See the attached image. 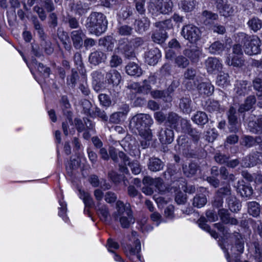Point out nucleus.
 Masks as SVG:
<instances>
[{
  "instance_id": "1",
  "label": "nucleus",
  "mask_w": 262,
  "mask_h": 262,
  "mask_svg": "<svg viewBox=\"0 0 262 262\" xmlns=\"http://www.w3.org/2000/svg\"><path fill=\"white\" fill-rule=\"evenodd\" d=\"M85 27L91 33L99 36L107 29L106 16L100 12H92L86 18Z\"/></svg>"
},
{
  "instance_id": "2",
  "label": "nucleus",
  "mask_w": 262,
  "mask_h": 262,
  "mask_svg": "<svg viewBox=\"0 0 262 262\" xmlns=\"http://www.w3.org/2000/svg\"><path fill=\"white\" fill-rule=\"evenodd\" d=\"M116 209L117 212L114 215L115 220H119L123 228H129L135 223L130 204H124L123 202L118 201L116 203Z\"/></svg>"
},
{
  "instance_id": "3",
  "label": "nucleus",
  "mask_w": 262,
  "mask_h": 262,
  "mask_svg": "<svg viewBox=\"0 0 262 262\" xmlns=\"http://www.w3.org/2000/svg\"><path fill=\"white\" fill-rule=\"evenodd\" d=\"M153 123L151 117L146 114H138L132 117L129 123V128L136 134L151 130L150 126Z\"/></svg>"
},
{
  "instance_id": "4",
  "label": "nucleus",
  "mask_w": 262,
  "mask_h": 262,
  "mask_svg": "<svg viewBox=\"0 0 262 262\" xmlns=\"http://www.w3.org/2000/svg\"><path fill=\"white\" fill-rule=\"evenodd\" d=\"M239 41L244 44L245 53L250 56L257 55L260 52L261 41L257 36H249L244 33L238 34Z\"/></svg>"
},
{
  "instance_id": "5",
  "label": "nucleus",
  "mask_w": 262,
  "mask_h": 262,
  "mask_svg": "<svg viewBox=\"0 0 262 262\" xmlns=\"http://www.w3.org/2000/svg\"><path fill=\"white\" fill-rule=\"evenodd\" d=\"M137 234V233L136 231H132L131 237L129 238L130 242L134 243V245L129 243L126 245L123 244V246L127 256L136 255L137 259L141 261V255L139 254L141 251V243L140 240L136 237Z\"/></svg>"
},
{
  "instance_id": "6",
  "label": "nucleus",
  "mask_w": 262,
  "mask_h": 262,
  "mask_svg": "<svg viewBox=\"0 0 262 262\" xmlns=\"http://www.w3.org/2000/svg\"><path fill=\"white\" fill-rule=\"evenodd\" d=\"M178 145L183 153L189 156V157L195 158L197 156V152L199 148L193 147L191 141L184 135L180 136L177 139Z\"/></svg>"
},
{
  "instance_id": "7",
  "label": "nucleus",
  "mask_w": 262,
  "mask_h": 262,
  "mask_svg": "<svg viewBox=\"0 0 262 262\" xmlns=\"http://www.w3.org/2000/svg\"><path fill=\"white\" fill-rule=\"evenodd\" d=\"M181 34L185 39L191 43L196 42L201 37V31L199 28L192 25L184 26L182 28Z\"/></svg>"
},
{
  "instance_id": "8",
  "label": "nucleus",
  "mask_w": 262,
  "mask_h": 262,
  "mask_svg": "<svg viewBox=\"0 0 262 262\" xmlns=\"http://www.w3.org/2000/svg\"><path fill=\"white\" fill-rule=\"evenodd\" d=\"M196 70L192 67L188 68L183 73V84L187 90L194 89L196 85Z\"/></svg>"
},
{
  "instance_id": "9",
  "label": "nucleus",
  "mask_w": 262,
  "mask_h": 262,
  "mask_svg": "<svg viewBox=\"0 0 262 262\" xmlns=\"http://www.w3.org/2000/svg\"><path fill=\"white\" fill-rule=\"evenodd\" d=\"M229 123V129L230 132L236 133L240 128V123L238 121L236 108L231 106L227 112Z\"/></svg>"
},
{
  "instance_id": "10",
  "label": "nucleus",
  "mask_w": 262,
  "mask_h": 262,
  "mask_svg": "<svg viewBox=\"0 0 262 262\" xmlns=\"http://www.w3.org/2000/svg\"><path fill=\"white\" fill-rule=\"evenodd\" d=\"M183 55L190 61L191 63H197L199 62L200 56L202 54V51L196 46H191L189 48L185 49L183 51Z\"/></svg>"
},
{
  "instance_id": "11",
  "label": "nucleus",
  "mask_w": 262,
  "mask_h": 262,
  "mask_svg": "<svg viewBox=\"0 0 262 262\" xmlns=\"http://www.w3.org/2000/svg\"><path fill=\"white\" fill-rule=\"evenodd\" d=\"M205 64L207 72L210 74H215L222 69L221 61L216 57H208Z\"/></svg>"
},
{
  "instance_id": "12",
  "label": "nucleus",
  "mask_w": 262,
  "mask_h": 262,
  "mask_svg": "<svg viewBox=\"0 0 262 262\" xmlns=\"http://www.w3.org/2000/svg\"><path fill=\"white\" fill-rule=\"evenodd\" d=\"M121 81L120 73L115 69H111L105 74V82L112 86H117Z\"/></svg>"
},
{
  "instance_id": "13",
  "label": "nucleus",
  "mask_w": 262,
  "mask_h": 262,
  "mask_svg": "<svg viewBox=\"0 0 262 262\" xmlns=\"http://www.w3.org/2000/svg\"><path fill=\"white\" fill-rule=\"evenodd\" d=\"M159 139L162 144H170L174 139V132L167 127L161 128L158 133Z\"/></svg>"
},
{
  "instance_id": "14",
  "label": "nucleus",
  "mask_w": 262,
  "mask_h": 262,
  "mask_svg": "<svg viewBox=\"0 0 262 262\" xmlns=\"http://www.w3.org/2000/svg\"><path fill=\"white\" fill-rule=\"evenodd\" d=\"M161 56L160 51L157 48L150 49L145 54L146 62L151 66L156 64Z\"/></svg>"
},
{
  "instance_id": "15",
  "label": "nucleus",
  "mask_w": 262,
  "mask_h": 262,
  "mask_svg": "<svg viewBox=\"0 0 262 262\" xmlns=\"http://www.w3.org/2000/svg\"><path fill=\"white\" fill-rule=\"evenodd\" d=\"M250 91V86L246 80L236 81L234 84V92L236 96H245Z\"/></svg>"
},
{
  "instance_id": "16",
  "label": "nucleus",
  "mask_w": 262,
  "mask_h": 262,
  "mask_svg": "<svg viewBox=\"0 0 262 262\" xmlns=\"http://www.w3.org/2000/svg\"><path fill=\"white\" fill-rule=\"evenodd\" d=\"M134 25L137 32L143 33L149 29L150 21L148 17H143L140 18L136 19Z\"/></svg>"
},
{
  "instance_id": "17",
  "label": "nucleus",
  "mask_w": 262,
  "mask_h": 262,
  "mask_svg": "<svg viewBox=\"0 0 262 262\" xmlns=\"http://www.w3.org/2000/svg\"><path fill=\"white\" fill-rule=\"evenodd\" d=\"M179 108L181 111L185 114H190L193 109V103L190 97H183L180 99Z\"/></svg>"
},
{
  "instance_id": "18",
  "label": "nucleus",
  "mask_w": 262,
  "mask_h": 262,
  "mask_svg": "<svg viewBox=\"0 0 262 262\" xmlns=\"http://www.w3.org/2000/svg\"><path fill=\"white\" fill-rule=\"evenodd\" d=\"M155 6L157 11L162 14H167L172 11L173 4L171 0H158Z\"/></svg>"
},
{
  "instance_id": "19",
  "label": "nucleus",
  "mask_w": 262,
  "mask_h": 262,
  "mask_svg": "<svg viewBox=\"0 0 262 262\" xmlns=\"http://www.w3.org/2000/svg\"><path fill=\"white\" fill-rule=\"evenodd\" d=\"M232 238L235 239V245L231 247V252L232 253H235L237 251L240 253L244 252V243L242 235L237 232L232 233Z\"/></svg>"
},
{
  "instance_id": "20",
  "label": "nucleus",
  "mask_w": 262,
  "mask_h": 262,
  "mask_svg": "<svg viewBox=\"0 0 262 262\" xmlns=\"http://www.w3.org/2000/svg\"><path fill=\"white\" fill-rule=\"evenodd\" d=\"M60 106L63 114L69 120V122L72 125V112L71 110V104L66 96H63L60 101Z\"/></svg>"
},
{
  "instance_id": "21",
  "label": "nucleus",
  "mask_w": 262,
  "mask_h": 262,
  "mask_svg": "<svg viewBox=\"0 0 262 262\" xmlns=\"http://www.w3.org/2000/svg\"><path fill=\"white\" fill-rule=\"evenodd\" d=\"M84 34L81 29L73 31L71 33V37L73 46L76 49H80L82 47L83 37Z\"/></svg>"
},
{
  "instance_id": "22",
  "label": "nucleus",
  "mask_w": 262,
  "mask_h": 262,
  "mask_svg": "<svg viewBox=\"0 0 262 262\" xmlns=\"http://www.w3.org/2000/svg\"><path fill=\"white\" fill-rule=\"evenodd\" d=\"M256 102V99L254 95L248 96L245 100L244 102L239 106L238 113L242 114L252 109Z\"/></svg>"
},
{
  "instance_id": "23",
  "label": "nucleus",
  "mask_w": 262,
  "mask_h": 262,
  "mask_svg": "<svg viewBox=\"0 0 262 262\" xmlns=\"http://www.w3.org/2000/svg\"><path fill=\"white\" fill-rule=\"evenodd\" d=\"M218 215L220 217L221 221L225 224L236 225L238 222L236 219L230 217L229 211L225 208H221L218 210Z\"/></svg>"
},
{
  "instance_id": "24",
  "label": "nucleus",
  "mask_w": 262,
  "mask_h": 262,
  "mask_svg": "<svg viewBox=\"0 0 262 262\" xmlns=\"http://www.w3.org/2000/svg\"><path fill=\"white\" fill-rule=\"evenodd\" d=\"M248 128L254 134H262V116H259L255 121H250L248 123Z\"/></svg>"
},
{
  "instance_id": "25",
  "label": "nucleus",
  "mask_w": 262,
  "mask_h": 262,
  "mask_svg": "<svg viewBox=\"0 0 262 262\" xmlns=\"http://www.w3.org/2000/svg\"><path fill=\"white\" fill-rule=\"evenodd\" d=\"M107 58L105 53L101 51H95L92 52L89 57L90 62L95 66L99 64L104 62Z\"/></svg>"
},
{
  "instance_id": "26",
  "label": "nucleus",
  "mask_w": 262,
  "mask_h": 262,
  "mask_svg": "<svg viewBox=\"0 0 262 262\" xmlns=\"http://www.w3.org/2000/svg\"><path fill=\"white\" fill-rule=\"evenodd\" d=\"M164 165V163L158 158L151 157L149 159L148 168L151 171L157 172L161 170Z\"/></svg>"
},
{
  "instance_id": "27",
  "label": "nucleus",
  "mask_w": 262,
  "mask_h": 262,
  "mask_svg": "<svg viewBox=\"0 0 262 262\" xmlns=\"http://www.w3.org/2000/svg\"><path fill=\"white\" fill-rule=\"evenodd\" d=\"M167 33L165 30L159 28L155 30L151 35L152 40L157 43L162 44L164 42L167 38Z\"/></svg>"
},
{
  "instance_id": "28",
  "label": "nucleus",
  "mask_w": 262,
  "mask_h": 262,
  "mask_svg": "<svg viewBox=\"0 0 262 262\" xmlns=\"http://www.w3.org/2000/svg\"><path fill=\"white\" fill-rule=\"evenodd\" d=\"M218 17L217 14L205 10L202 12L201 19L205 25L210 27L211 25H213V21L217 19Z\"/></svg>"
},
{
  "instance_id": "29",
  "label": "nucleus",
  "mask_w": 262,
  "mask_h": 262,
  "mask_svg": "<svg viewBox=\"0 0 262 262\" xmlns=\"http://www.w3.org/2000/svg\"><path fill=\"white\" fill-rule=\"evenodd\" d=\"M115 40L112 36H106L99 39L98 43L107 52L112 51L114 47Z\"/></svg>"
},
{
  "instance_id": "30",
  "label": "nucleus",
  "mask_w": 262,
  "mask_h": 262,
  "mask_svg": "<svg viewBox=\"0 0 262 262\" xmlns=\"http://www.w3.org/2000/svg\"><path fill=\"white\" fill-rule=\"evenodd\" d=\"M236 190L242 198L246 199L250 198L253 193V190L250 185L243 183H238Z\"/></svg>"
},
{
  "instance_id": "31",
  "label": "nucleus",
  "mask_w": 262,
  "mask_h": 262,
  "mask_svg": "<svg viewBox=\"0 0 262 262\" xmlns=\"http://www.w3.org/2000/svg\"><path fill=\"white\" fill-rule=\"evenodd\" d=\"M126 73L132 76L139 77L142 74V70L140 66L134 62L128 63L125 67Z\"/></svg>"
},
{
  "instance_id": "32",
  "label": "nucleus",
  "mask_w": 262,
  "mask_h": 262,
  "mask_svg": "<svg viewBox=\"0 0 262 262\" xmlns=\"http://www.w3.org/2000/svg\"><path fill=\"white\" fill-rule=\"evenodd\" d=\"M226 201L231 211L237 212L241 209V202L234 195L228 196L226 199Z\"/></svg>"
},
{
  "instance_id": "33",
  "label": "nucleus",
  "mask_w": 262,
  "mask_h": 262,
  "mask_svg": "<svg viewBox=\"0 0 262 262\" xmlns=\"http://www.w3.org/2000/svg\"><path fill=\"white\" fill-rule=\"evenodd\" d=\"M181 118L177 113L173 112H169L167 116L166 123L169 124L171 128L179 130L178 123Z\"/></svg>"
},
{
  "instance_id": "34",
  "label": "nucleus",
  "mask_w": 262,
  "mask_h": 262,
  "mask_svg": "<svg viewBox=\"0 0 262 262\" xmlns=\"http://www.w3.org/2000/svg\"><path fill=\"white\" fill-rule=\"evenodd\" d=\"M200 94L205 96H210L214 92V86L210 82H201L197 86Z\"/></svg>"
},
{
  "instance_id": "35",
  "label": "nucleus",
  "mask_w": 262,
  "mask_h": 262,
  "mask_svg": "<svg viewBox=\"0 0 262 262\" xmlns=\"http://www.w3.org/2000/svg\"><path fill=\"white\" fill-rule=\"evenodd\" d=\"M89 117L93 118H98L103 122H106L108 119V117L105 112L97 106H95L92 110V112Z\"/></svg>"
},
{
  "instance_id": "36",
  "label": "nucleus",
  "mask_w": 262,
  "mask_h": 262,
  "mask_svg": "<svg viewBox=\"0 0 262 262\" xmlns=\"http://www.w3.org/2000/svg\"><path fill=\"white\" fill-rule=\"evenodd\" d=\"M192 120L199 125H204L208 122L207 114L202 111H198L191 118Z\"/></svg>"
},
{
  "instance_id": "37",
  "label": "nucleus",
  "mask_w": 262,
  "mask_h": 262,
  "mask_svg": "<svg viewBox=\"0 0 262 262\" xmlns=\"http://www.w3.org/2000/svg\"><path fill=\"white\" fill-rule=\"evenodd\" d=\"M248 212L253 217H257L260 213V205L255 201L247 203Z\"/></svg>"
},
{
  "instance_id": "38",
  "label": "nucleus",
  "mask_w": 262,
  "mask_h": 262,
  "mask_svg": "<svg viewBox=\"0 0 262 262\" xmlns=\"http://www.w3.org/2000/svg\"><path fill=\"white\" fill-rule=\"evenodd\" d=\"M225 44L220 41H215L211 44L208 48L210 53L212 54L219 55L221 54L225 50Z\"/></svg>"
},
{
  "instance_id": "39",
  "label": "nucleus",
  "mask_w": 262,
  "mask_h": 262,
  "mask_svg": "<svg viewBox=\"0 0 262 262\" xmlns=\"http://www.w3.org/2000/svg\"><path fill=\"white\" fill-rule=\"evenodd\" d=\"M138 134L141 137L140 140L141 146L143 149L147 148L149 146L150 141L152 140V135L151 130H147L146 132L138 133Z\"/></svg>"
},
{
  "instance_id": "40",
  "label": "nucleus",
  "mask_w": 262,
  "mask_h": 262,
  "mask_svg": "<svg viewBox=\"0 0 262 262\" xmlns=\"http://www.w3.org/2000/svg\"><path fill=\"white\" fill-rule=\"evenodd\" d=\"M250 163H245L246 167L253 166L257 164L262 163V152L259 151H255L248 157Z\"/></svg>"
},
{
  "instance_id": "41",
  "label": "nucleus",
  "mask_w": 262,
  "mask_h": 262,
  "mask_svg": "<svg viewBox=\"0 0 262 262\" xmlns=\"http://www.w3.org/2000/svg\"><path fill=\"white\" fill-rule=\"evenodd\" d=\"M79 193L80 198L83 200L86 208H95L96 206H95L93 200L89 193L81 190H79Z\"/></svg>"
},
{
  "instance_id": "42",
  "label": "nucleus",
  "mask_w": 262,
  "mask_h": 262,
  "mask_svg": "<svg viewBox=\"0 0 262 262\" xmlns=\"http://www.w3.org/2000/svg\"><path fill=\"white\" fill-rule=\"evenodd\" d=\"M197 5L195 0H182L180 2L179 6L185 12H190L192 11Z\"/></svg>"
},
{
  "instance_id": "43",
  "label": "nucleus",
  "mask_w": 262,
  "mask_h": 262,
  "mask_svg": "<svg viewBox=\"0 0 262 262\" xmlns=\"http://www.w3.org/2000/svg\"><path fill=\"white\" fill-rule=\"evenodd\" d=\"M198 169L197 164L195 163H191L188 166L186 165H183L182 166V169L184 174L188 177H190L194 175Z\"/></svg>"
},
{
  "instance_id": "44",
  "label": "nucleus",
  "mask_w": 262,
  "mask_h": 262,
  "mask_svg": "<svg viewBox=\"0 0 262 262\" xmlns=\"http://www.w3.org/2000/svg\"><path fill=\"white\" fill-rule=\"evenodd\" d=\"M221 15L225 17H228L233 14L234 10L230 5L225 4L222 5V6L216 8Z\"/></svg>"
},
{
  "instance_id": "45",
  "label": "nucleus",
  "mask_w": 262,
  "mask_h": 262,
  "mask_svg": "<svg viewBox=\"0 0 262 262\" xmlns=\"http://www.w3.org/2000/svg\"><path fill=\"white\" fill-rule=\"evenodd\" d=\"M244 60L242 58V55H233L231 59L228 57L226 62L229 66H232L235 67H241L244 64Z\"/></svg>"
},
{
  "instance_id": "46",
  "label": "nucleus",
  "mask_w": 262,
  "mask_h": 262,
  "mask_svg": "<svg viewBox=\"0 0 262 262\" xmlns=\"http://www.w3.org/2000/svg\"><path fill=\"white\" fill-rule=\"evenodd\" d=\"M205 110L210 113L219 112L220 110V105L218 101L214 100H208L205 105Z\"/></svg>"
},
{
  "instance_id": "47",
  "label": "nucleus",
  "mask_w": 262,
  "mask_h": 262,
  "mask_svg": "<svg viewBox=\"0 0 262 262\" xmlns=\"http://www.w3.org/2000/svg\"><path fill=\"white\" fill-rule=\"evenodd\" d=\"M249 27L254 32H256L260 30L262 27V21L257 17H253L247 23Z\"/></svg>"
},
{
  "instance_id": "48",
  "label": "nucleus",
  "mask_w": 262,
  "mask_h": 262,
  "mask_svg": "<svg viewBox=\"0 0 262 262\" xmlns=\"http://www.w3.org/2000/svg\"><path fill=\"white\" fill-rule=\"evenodd\" d=\"M174 63L178 68L184 69L189 65L190 61L185 56L179 55L175 58Z\"/></svg>"
},
{
  "instance_id": "49",
  "label": "nucleus",
  "mask_w": 262,
  "mask_h": 262,
  "mask_svg": "<svg viewBox=\"0 0 262 262\" xmlns=\"http://www.w3.org/2000/svg\"><path fill=\"white\" fill-rule=\"evenodd\" d=\"M40 46L47 55H51L54 52L52 43L48 37L40 41Z\"/></svg>"
},
{
  "instance_id": "50",
  "label": "nucleus",
  "mask_w": 262,
  "mask_h": 262,
  "mask_svg": "<svg viewBox=\"0 0 262 262\" xmlns=\"http://www.w3.org/2000/svg\"><path fill=\"white\" fill-rule=\"evenodd\" d=\"M228 74L221 73L216 78V83L220 87L224 88L227 86L229 83Z\"/></svg>"
},
{
  "instance_id": "51",
  "label": "nucleus",
  "mask_w": 262,
  "mask_h": 262,
  "mask_svg": "<svg viewBox=\"0 0 262 262\" xmlns=\"http://www.w3.org/2000/svg\"><path fill=\"white\" fill-rule=\"evenodd\" d=\"M207 203V198L203 194L196 195L193 200V205L197 208L203 207Z\"/></svg>"
},
{
  "instance_id": "52",
  "label": "nucleus",
  "mask_w": 262,
  "mask_h": 262,
  "mask_svg": "<svg viewBox=\"0 0 262 262\" xmlns=\"http://www.w3.org/2000/svg\"><path fill=\"white\" fill-rule=\"evenodd\" d=\"M187 134L190 137L191 142L197 146L201 137V133L196 128L192 127Z\"/></svg>"
},
{
  "instance_id": "53",
  "label": "nucleus",
  "mask_w": 262,
  "mask_h": 262,
  "mask_svg": "<svg viewBox=\"0 0 262 262\" xmlns=\"http://www.w3.org/2000/svg\"><path fill=\"white\" fill-rule=\"evenodd\" d=\"M133 32V28L127 25H123L117 28V33L121 36H130Z\"/></svg>"
},
{
  "instance_id": "54",
  "label": "nucleus",
  "mask_w": 262,
  "mask_h": 262,
  "mask_svg": "<svg viewBox=\"0 0 262 262\" xmlns=\"http://www.w3.org/2000/svg\"><path fill=\"white\" fill-rule=\"evenodd\" d=\"M229 155L223 154L219 151L215 152L214 156V161L220 164H226V163L228 162V160H229Z\"/></svg>"
},
{
  "instance_id": "55",
  "label": "nucleus",
  "mask_w": 262,
  "mask_h": 262,
  "mask_svg": "<svg viewBox=\"0 0 262 262\" xmlns=\"http://www.w3.org/2000/svg\"><path fill=\"white\" fill-rule=\"evenodd\" d=\"M68 120V121L66 120V121L63 122L62 124V130L66 136H67L69 134L73 135L75 132V128L73 126V123L72 122V125H71L69 122V120Z\"/></svg>"
},
{
  "instance_id": "56",
  "label": "nucleus",
  "mask_w": 262,
  "mask_h": 262,
  "mask_svg": "<svg viewBox=\"0 0 262 262\" xmlns=\"http://www.w3.org/2000/svg\"><path fill=\"white\" fill-rule=\"evenodd\" d=\"M48 24L49 28L52 29H55L58 24V18L56 13L51 12L48 16Z\"/></svg>"
},
{
  "instance_id": "57",
  "label": "nucleus",
  "mask_w": 262,
  "mask_h": 262,
  "mask_svg": "<svg viewBox=\"0 0 262 262\" xmlns=\"http://www.w3.org/2000/svg\"><path fill=\"white\" fill-rule=\"evenodd\" d=\"M122 63L121 57L117 54L114 53L109 60V66L112 68H117L120 66Z\"/></svg>"
},
{
  "instance_id": "58",
  "label": "nucleus",
  "mask_w": 262,
  "mask_h": 262,
  "mask_svg": "<svg viewBox=\"0 0 262 262\" xmlns=\"http://www.w3.org/2000/svg\"><path fill=\"white\" fill-rule=\"evenodd\" d=\"M79 78V75L75 69L71 71V75L67 78V84L72 88H75L77 80Z\"/></svg>"
},
{
  "instance_id": "59",
  "label": "nucleus",
  "mask_w": 262,
  "mask_h": 262,
  "mask_svg": "<svg viewBox=\"0 0 262 262\" xmlns=\"http://www.w3.org/2000/svg\"><path fill=\"white\" fill-rule=\"evenodd\" d=\"M216 194L221 197H223V196H229L232 195L231 193V188L230 184H226L218 189L216 192Z\"/></svg>"
},
{
  "instance_id": "60",
  "label": "nucleus",
  "mask_w": 262,
  "mask_h": 262,
  "mask_svg": "<svg viewBox=\"0 0 262 262\" xmlns=\"http://www.w3.org/2000/svg\"><path fill=\"white\" fill-rule=\"evenodd\" d=\"M241 144L247 148H249L257 145L256 142V137H253L250 136L244 137L242 139Z\"/></svg>"
},
{
  "instance_id": "61",
  "label": "nucleus",
  "mask_w": 262,
  "mask_h": 262,
  "mask_svg": "<svg viewBox=\"0 0 262 262\" xmlns=\"http://www.w3.org/2000/svg\"><path fill=\"white\" fill-rule=\"evenodd\" d=\"M180 127L179 130L181 129V132L187 134L192 128L191 124L189 121L184 118H181L180 120Z\"/></svg>"
},
{
  "instance_id": "62",
  "label": "nucleus",
  "mask_w": 262,
  "mask_h": 262,
  "mask_svg": "<svg viewBox=\"0 0 262 262\" xmlns=\"http://www.w3.org/2000/svg\"><path fill=\"white\" fill-rule=\"evenodd\" d=\"M78 88L84 95L88 96L90 94V90L88 88L86 79L84 76L82 77Z\"/></svg>"
},
{
  "instance_id": "63",
  "label": "nucleus",
  "mask_w": 262,
  "mask_h": 262,
  "mask_svg": "<svg viewBox=\"0 0 262 262\" xmlns=\"http://www.w3.org/2000/svg\"><path fill=\"white\" fill-rule=\"evenodd\" d=\"M98 99L101 105L108 107L112 105V100L108 95L106 94H100L98 96Z\"/></svg>"
},
{
  "instance_id": "64",
  "label": "nucleus",
  "mask_w": 262,
  "mask_h": 262,
  "mask_svg": "<svg viewBox=\"0 0 262 262\" xmlns=\"http://www.w3.org/2000/svg\"><path fill=\"white\" fill-rule=\"evenodd\" d=\"M252 86L253 89L258 92H262V77H255L252 80Z\"/></svg>"
}]
</instances>
